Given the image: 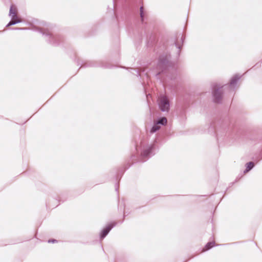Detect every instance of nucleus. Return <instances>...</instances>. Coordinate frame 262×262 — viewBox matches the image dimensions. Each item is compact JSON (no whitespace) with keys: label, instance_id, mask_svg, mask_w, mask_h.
Returning a JSON list of instances; mask_svg holds the SVG:
<instances>
[{"label":"nucleus","instance_id":"nucleus-10","mask_svg":"<svg viewBox=\"0 0 262 262\" xmlns=\"http://www.w3.org/2000/svg\"><path fill=\"white\" fill-rule=\"evenodd\" d=\"M140 16L142 18V20H143V8L142 7L140 8Z\"/></svg>","mask_w":262,"mask_h":262},{"label":"nucleus","instance_id":"nucleus-7","mask_svg":"<svg viewBox=\"0 0 262 262\" xmlns=\"http://www.w3.org/2000/svg\"><path fill=\"white\" fill-rule=\"evenodd\" d=\"M160 126L159 125V124H158V123H157L151 128L150 132V133H154L156 132L157 130H159L160 129Z\"/></svg>","mask_w":262,"mask_h":262},{"label":"nucleus","instance_id":"nucleus-1","mask_svg":"<svg viewBox=\"0 0 262 262\" xmlns=\"http://www.w3.org/2000/svg\"><path fill=\"white\" fill-rule=\"evenodd\" d=\"M159 105L162 111H167L169 110V103L166 96H162L159 98Z\"/></svg>","mask_w":262,"mask_h":262},{"label":"nucleus","instance_id":"nucleus-5","mask_svg":"<svg viewBox=\"0 0 262 262\" xmlns=\"http://www.w3.org/2000/svg\"><path fill=\"white\" fill-rule=\"evenodd\" d=\"M214 246V242H209L203 248L202 252H204L207 251Z\"/></svg>","mask_w":262,"mask_h":262},{"label":"nucleus","instance_id":"nucleus-9","mask_svg":"<svg viewBox=\"0 0 262 262\" xmlns=\"http://www.w3.org/2000/svg\"><path fill=\"white\" fill-rule=\"evenodd\" d=\"M254 166V164L253 162H250L247 164L246 171H248L250 169H251Z\"/></svg>","mask_w":262,"mask_h":262},{"label":"nucleus","instance_id":"nucleus-6","mask_svg":"<svg viewBox=\"0 0 262 262\" xmlns=\"http://www.w3.org/2000/svg\"><path fill=\"white\" fill-rule=\"evenodd\" d=\"M17 14V9L16 8L12 6L10 9V15L12 17L13 15H15Z\"/></svg>","mask_w":262,"mask_h":262},{"label":"nucleus","instance_id":"nucleus-8","mask_svg":"<svg viewBox=\"0 0 262 262\" xmlns=\"http://www.w3.org/2000/svg\"><path fill=\"white\" fill-rule=\"evenodd\" d=\"M158 124L165 125L167 123V119L165 117H163L158 121Z\"/></svg>","mask_w":262,"mask_h":262},{"label":"nucleus","instance_id":"nucleus-2","mask_svg":"<svg viewBox=\"0 0 262 262\" xmlns=\"http://www.w3.org/2000/svg\"><path fill=\"white\" fill-rule=\"evenodd\" d=\"M20 22H21V19H20V18H19L17 15V14L15 15H14L11 17V20L9 23V24L7 25V26L9 27L10 26H11V25H14L15 24L19 23Z\"/></svg>","mask_w":262,"mask_h":262},{"label":"nucleus","instance_id":"nucleus-3","mask_svg":"<svg viewBox=\"0 0 262 262\" xmlns=\"http://www.w3.org/2000/svg\"><path fill=\"white\" fill-rule=\"evenodd\" d=\"M222 91L220 88L215 89L214 90V97L216 102H218L221 99Z\"/></svg>","mask_w":262,"mask_h":262},{"label":"nucleus","instance_id":"nucleus-11","mask_svg":"<svg viewBox=\"0 0 262 262\" xmlns=\"http://www.w3.org/2000/svg\"><path fill=\"white\" fill-rule=\"evenodd\" d=\"M56 242V240H55V239H53V240H52V241H51V240H49V243H50V242L54 243V242Z\"/></svg>","mask_w":262,"mask_h":262},{"label":"nucleus","instance_id":"nucleus-4","mask_svg":"<svg viewBox=\"0 0 262 262\" xmlns=\"http://www.w3.org/2000/svg\"><path fill=\"white\" fill-rule=\"evenodd\" d=\"M114 226V224H110L107 226H106L102 231L101 233V237L103 238L110 232L111 229Z\"/></svg>","mask_w":262,"mask_h":262}]
</instances>
